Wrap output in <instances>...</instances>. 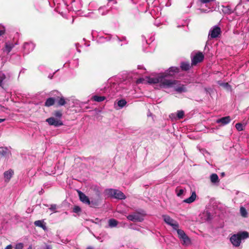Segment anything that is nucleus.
I'll return each instance as SVG.
<instances>
[{"instance_id": "obj_30", "label": "nucleus", "mask_w": 249, "mask_h": 249, "mask_svg": "<svg viewBox=\"0 0 249 249\" xmlns=\"http://www.w3.org/2000/svg\"><path fill=\"white\" fill-rule=\"evenodd\" d=\"M176 115L178 119H182L184 115V112L183 110H178L177 112Z\"/></svg>"}, {"instance_id": "obj_22", "label": "nucleus", "mask_w": 249, "mask_h": 249, "mask_svg": "<svg viewBox=\"0 0 249 249\" xmlns=\"http://www.w3.org/2000/svg\"><path fill=\"white\" fill-rule=\"evenodd\" d=\"M180 68L183 71H187L190 68V65L189 62H183L180 64Z\"/></svg>"}, {"instance_id": "obj_43", "label": "nucleus", "mask_w": 249, "mask_h": 249, "mask_svg": "<svg viewBox=\"0 0 249 249\" xmlns=\"http://www.w3.org/2000/svg\"><path fill=\"white\" fill-rule=\"evenodd\" d=\"M176 114H174V113H172L170 115V117L171 118H175V116Z\"/></svg>"}, {"instance_id": "obj_28", "label": "nucleus", "mask_w": 249, "mask_h": 249, "mask_svg": "<svg viewBox=\"0 0 249 249\" xmlns=\"http://www.w3.org/2000/svg\"><path fill=\"white\" fill-rule=\"evenodd\" d=\"M110 39V36H108L107 37L104 36H99L98 40L100 42H104L106 41H109Z\"/></svg>"}, {"instance_id": "obj_27", "label": "nucleus", "mask_w": 249, "mask_h": 249, "mask_svg": "<svg viewBox=\"0 0 249 249\" xmlns=\"http://www.w3.org/2000/svg\"><path fill=\"white\" fill-rule=\"evenodd\" d=\"M126 101L124 99H122L118 101L117 105L119 108H122L126 105Z\"/></svg>"}, {"instance_id": "obj_29", "label": "nucleus", "mask_w": 249, "mask_h": 249, "mask_svg": "<svg viewBox=\"0 0 249 249\" xmlns=\"http://www.w3.org/2000/svg\"><path fill=\"white\" fill-rule=\"evenodd\" d=\"M235 127L238 131H241L244 129L245 125L241 123H237L235 124Z\"/></svg>"}, {"instance_id": "obj_46", "label": "nucleus", "mask_w": 249, "mask_h": 249, "mask_svg": "<svg viewBox=\"0 0 249 249\" xmlns=\"http://www.w3.org/2000/svg\"><path fill=\"white\" fill-rule=\"evenodd\" d=\"M5 120V119H0V123L3 122Z\"/></svg>"}, {"instance_id": "obj_48", "label": "nucleus", "mask_w": 249, "mask_h": 249, "mask_svg": "<svg viewBox=\"0 0 249 249\" xmlns=\"http://www.w3.org/2000/svg\"><path fill=\"white\" fill-rule=\"evenodd\" d=\"M142 37L143 38L144 40L145 41L146 43L148 44V42H147V40H146V38L144 36H142Z\"/></svg>"}, {"instance_id": "obj_4", "label": "nucleus", "mask_w": 249, "mask_h": 249, "mask_svg": "<svg viewBox=\"0 0 249 249\" xmlns=\"http://www.w3.org/2000/svg\"><path fill=\"white\" fill-rule=\"evenodd\" d=\"M106 194L112 197L118 199H124L126 198L124 194L120 190L114 189H108L105 190Z\"/></svg>"}, {"instance_id": "obj_24", "label": "nucleus", "mask_w": 249, "mask_h": 249, "mask_svg": "<svg viewBox=\"0 0 249 249\" xmlns=\"http://www.w3.org/2000/svg\"><path fill=\"white\" fill-rule=\"evenodd\" d=\"M92 99L97 102H101L106 99V97L104 96L94 95L92 97Z\"/></svg>"}, {"instance_id": "obj_8", "label": "nucleus", "mask_w": 249, "mask_h": 249, "mask_svg": "<svg viewBox=\"0 0 249 249\" xmlns=\"http://www.w3.org/2000/svg\"><path fill=\"white\" fill-rule=\"evenodd\" d=\"M176 231L179 238L182 241L183 245L188 246L191 243L190 239L183 230L178 229Z\"/></svg>"}, {"instance_id": "obj_52", "label": "nucleus", "mask_w": 249, "mask_h": 249, "mask_svg": "<svg viewBox=\"0 0 249 249\" xmlns=\"http://www.w3.org/2000/svg\"><path fill=\"white\" fill-rule=\"evenodd\" d=\"M133 229H134V230H139L138 229H137V228H133Z\"/></svg>"}, {"instance_id": "obj_17", "label": "nucleus", "mask_w": 249, "mask_h": 249, "mask_svg": "<svg viewBox=\"0 0 249 249\" xmlns=\"http://www.w3.org/2000/svg\"><path fill=\"white\" fill-rule=\"evenodd\" d=\"M14 174V171L9 169L4 173V177L6 181H9Z\"/></svg>"}, {"instance_id": "obj_12", "label": "nucleus", "mask_w": 249, "mask_h": 249, "mask_svg": "<svg viewBox=\"0 0 249 249\" xmlns=\"http://www.w3.org/2000/svg\"><path fill=\"white\" fill-rule=\"evenodd\" d=\"M240 6H241V5L240 4H238L236 5L235 8L234 9H233L231 8L230 6H229V5L222 6V12L225 14L230 15L231 13H233L234 11H236Z\"/></svg>"}, {"instance_id": "obj_1", "label": "nucleus", "mask_w": 249, "mask_h": 249, "mask_svg": "<svg viewBox=\"0 0 249 249\" xmlns=\"http://www.w3.org/2000/svg\"><path fill=\"white\" fill-rule=\"evenodd\" d=\"M179 69L176 67H171L166 71L164 73H160L157 75L153 76H151L147 77L146 79L143 78H140L138 79L137 83H142L144 81L147 82L150 84H159L160 85H162V81H160L161 77L165 80H170L169 77L174 76L176 73L179 72Z\"/></svg>"}, {"instance_id": "obj_16", "label": "nucleus", "mask_w": 249, "mask_h": 249, "mask_svg": "<svg viewBox=\"0 0 249 249\" xmlns=\"http://www.w3.org/2000/svg\"><path fill=\"white\" fill-rule=\"evenodd\" d=\"M11 155L10 151L6 147H0V156L5 157V158H9Z\"/></svg>"}, {"instance_id": "obj_26", "label": "nucleus", "mask_w": 249, "mask_h": 249, "mask_svg": "<svg viewBox=\"0 0 249 249\" xmlns=\"http://www.w3.org/2000/svg\"><path fill=\"white\" fill-rule=\"evenodd\" d=\"M240 213L241 215L244 218L248 217V212L246 209L243 206L240 207Z\"/></svg>"}, {"instance_id": "obj_49", "label": "nucleus", "mask_w": 249, "mask_h": 249, "mask_svg": "<svg viewBox=\"0 0 249 249\" xmlns=\"http://www.w3.org/2000/svg\"><path fill=\"white\" fill-rule=\"evenodd\" d=\"M86 249H92V248L91 247H89Z\"/></svg>"}, {"instance_id": "obj_11", "label": "nucleus", "mask_w": 249, "mask_h": 249, "mask_svg": "<svg viewBox=\"0 0 249 249\" xmlns=\"http://www.w3.org/2000/svg\"><path fill=\"white\" fill-rule=\"evenodd\" d=\"M46 122L50 125L58 127L63 124V122L59 119L54 117H50L46 119Z\"/></svg>"}, {"instance_id": "obj_41", "label": "nucleus", "mask_w": 249, "mask_h": 249, "mask_svg": "<svg viewBox=\"0 0 249 249\" xmlns=\"http://www.w3.org/2000/svg\"><path fill=\"white\" fill-rule=\"evenodd\" d=\"M55 116L58 117V118H60L62 116V114L59 111H57L55 113Z\"/></svg>"}, {"instance_id": "obj_36", "label": "nucleus", "mask_w": 249, "mask_h": 249, "mask_svg": "<svg viewBox=\"0 0 249 249\" xmlns=\"http://www.w3.org/2000/svg\"><path fill=\"white\" fill-rule=\"evenodd\" d=\"M98 12L102 15H106L107 13V10L105 9L104 7H100V8H99Z\"/></svg>"}, {"instance_id": "obj_55", "label": "nucleus", "mask_w": 249, "mask_h": 249, "mask_svg": "<svg viewBox=\"0 0 249 249\" xmlns=\"http://www.w3.org/2000/svg\"><path fill=\"white\" fill-rule=\"evenodd\" d=\"M113 0H108L109 1H112Z\"/></svg>"}, {"instance_id": "obj_14", "label": "nucleus", "mask_w": 249, "mask_h": 249, "mask_svg": "<svg viewBox=\"0 0 249 249\" xmlns=\"http://www.w3.org/2000/svg\"><path fill=\"white\" fill-rule=\"evenodd\" d=\"M80 200L84 203L89 205L90 202L89 197L80 191H77Z\"/></svg>"}, {"instance_id": "obj_15", "label": "nucleus", "mask_w": 249, "mask_h": 249, "mask_svg": "<svg viewBox=\"0 0 249 249\" xmlns=\"http://www.w3.org/2000/svg\"><path fill=\"white\" fill-rule=\"evenodd\" d=\"M231 119L230 116H226L220 119H217L216 123L217 124H221L222 125H225L230 123Z\"/></svg>"}, {"instance_id": "obj_7", "label": "nucleus", "mask_w": 249, "mask_h": 249, "mask_svg": "<svg viewBox=\"0 0 249 249\" xmlns=\"http://www.w3.org/2000/svg\"><path fill=\"white\" fill-rule=\"evenodd\" d=\"M215 0H199L201 3V8L200 10L202 12H208L212 11L213 7L210 6L212 2Z\"/></svg>"}, {"instance_id": "obj_42", "label": "nucleus", "mask_w": 249, "mask_h": 249, "mask_svg": "<svg viewBox=\"0 0 249 249\" xmlns=\"http://www.w3.org/2000/svg\"><path fill=\"white\" fill-rule=\"evenodd\" d=\"M5 249H12V246L11 245H8Z\"/></svg>"}, {"instance_id": "obj_13", "label": "nucleus", "mask_w": 249, "mask_h": 249, "mask_svg": "<svg viewBox=\"0 0 249 249\" xmlns=\"http://www.w3.org/2000/svg\"><path fill=\"white\" fill-rule=\"evenodd\" d=\"M35 47V45L32 42H25L23 45L24 53L28 54L33 51Z\"/></svg>"}, {"instance_id": "obj_39", "label": "nucleus", "mask_w": 249, "mask_h": 249, "mask_svg": "<svg viewBox=\"0 0 249 249\" xmlns=\"http://www.w3.org/2000/svg\"><path fill=\"white\" fill-rule=\"evenodd\" d=\"M5 33V28L4 27L2 26L1 25H0V36L4 34Z\"/></svg>"}, {"instance_id": "obj_23", "label": "nucleus", "mask_w": 249, "mask_h": 249, "mask_svg": "<svg viewBox=\"0 0 249 249\" xmlns=\"http://www.w3.org/2000/svg\"><path fill=\"white\" fill-rule=\"evenodd\" d=\"M54 102L55 99L53 98H49L46 100L45 105L46 107H50L54 104Z\"/></svg>"}, {"instance_id": "obj_20", "label": "nucleus", "mask_w": 249, "mask_h": 249, "mask_svg": "<svg viewBox=\"0 0 249 249\" xmlns=\"http://www.w3.org/2000/svg\"><path fill=\"white\" fill-rule=\"evenodd\" d=\"M34 224L36 226L42 228L45 231L47 230L45 224L42 220H36L34 222Z\"/></svg>"}, {"instance_id": "obj_19", "label": "nucleus", "mask_w": 249, "mask_h": 249, "mask_svg": "<svg viewBox=\"0 0 249 249\" xmlns=\"http://www.w3.org/2000/svg\"><path fill=\"white\" fill-rule=\"evenodd\" d=\"M196 194L195 192H193L192 193V195L190 197H189L188 198H186L183 200V202L186 203H191L193 202H194L196 198Z\"/></svg>"}, {"instance_id": "obj_21", "label": "nucleus", "mask_w": 249, "mask_h": 249, "mask_svg": "<svg viewBox=\"0 0 249 249\" xmlns=\"http://www.w3.org/2000/svg\"><path fill=\"white\" fill-rule=\"evenodd\" d=\"M210 180L212 183L216 184L219 182V178L216 174L213 173L210 176Z\"/></svg>"}, {"instance_id": "obj_40", "label": "nucleus", "mask_w": 249, "mask_h": 249, "mask_svg": "<svg viewBox=\"0 0 249 249\" xmlns=\"http://www.w3.org/2000/svg\"><path fill=\"white\" fill-rule=\"evenodd\" d=\"M56 209V205L55 204H52L51 205V207L50 208V210L51 211H54Z\"/></svg>"}, {"instance_id": "obj_45", "label": "nucleus", "mask_w": 249, "mask_h": 249, "mask_svg": "<svg viewBox=\"0 0 249 249\" xmlns=\"http://www.w3.org/2000/svg\"><path fill=\"white\" fill-rule=\"evenodd\" d=\"M46 249H52V248L50 246L47 245L46 246Z\"/></svg>"}, {"instance_id": "obj_32", "label": "nucleus", "mask_w": 249, "mask_h": 249, "mask_svg": "<svg viewBox=\"0 0 249 249\" xmlns=\"http://www.w3.org/2000/svg\"><path fill=\"white\" fill-rule=\"evenodd\" d=\"M66 101L64 97H61L58 100V104L59 106H64L66 104Z\"/></svg>"}, {"instance_id": "obj_44", "label": "nucleus", "mask_w": 249, "mask_h": 249, "mask_svg": "<svg viewBox=\"0 0 249 249\" xmlns=\"http://www.w3.org/2000/svg\"><path fill=\"white\" fill-rule=\"evenodd\" d=\"M207 215L208 216V220L210 219V218L209 217L210 216V214L209 213H207Z\"/></svg>"}, {"instance_id": "obj_18", "label": "nucleus", "mask_w": 249, "mask_h": 249, "mask_svg": "<svg viewBox=\"0 0 249 249\" xmlns=\"http://www.w3.org/2000/svg\"><path fill=\"white\" fill-rule=\"evenodd\" d=\"M14 45L13 43L6 42L5 44V47L3 49V52L8 53L14 48Z\"/></svg>"}, {"instance_id": "obj_47", "label": "nucleus", "mask_w": 249, "mask_h": 249, "mask_svg": "<svg viewBox=\"0 0 249 249\" xmlns=\"http://www.w3.org/2000/svg\"><path fill=\"white\" fill-rule=\"evenodd\" d=\"M27 249H33V246L32 245L29 246Z\"/></svg>"}, {"instance_id": "obj_51", "label": "nucleus", "mask_w": 249, "mask_h": 249, "mask_svg": "<svg viewBox=\"0 0 249 249\" xmlns=\"http://www.w3.org/2000/svg\"><path fill=\"white\" fill-rule=\"evenodd\" d=\"M138 68H139V69H142V66H138Z\"/></svg>"}, {"instance_id": "obj_33", "label": "nucleus", "mask_w": 249, "mask_h": 249, "mask_svg": "<svg viewBox=\"0 0 249 249\" xmlns=\"http://www.w3.org/2000/svg\"><path fill=\"white\" fill-rule=\"evenodd\" d=\"M114 40L116 39L118 42L124 41V44L127 43L125 37H122V38H120L117 36L114 38Z\"/></svg>"}, {"instance_id": "obj_50", "label": "nucleus", "mask_w": 249, "mask_h": 249, "mask_svg": "<svg viewBox=\"0 0 249 249\" xmlns=\"http://www.w3.org/2000/svg\"><path fill=\"white\" fill-rule=\"evenodd\" d=\"M183 26V25H178L177 27L178 28H179V27H180Z\"/></svg>"}, {"instance_id": "obj_25", "label": "nucleus", "mask_w": 249, "mask_h": 249, "mask_svg": "<svg viewBox=\"0 0 249 249\" xmlns=\"http://www.w3.org/2000/svg\"><path fill=\"white\" fill-rule=\"evenodd\" d=\"M118 221L115 219H110L108 220V226L110 228H114L117 226Z\"/></svg>"}, {"instance_id": "obj_6", "label": "nucleus", "mask_w": 249, "mask_h": 249, "mask_svg": "<svg viewBox=\"0 0 249 249\" xmlns=\"http://www.w3.org/2000/svg\"><path fill=\"white\" fill-rule=\"evenodd\" d=\"M162 217L165 223L167 225L171 226L173 230L177 231L179 229V226L178 222L174 219H172L169 215L164 214L162 215Z\"/></svg>"}, {"instance_id": "obj_53", "label": "nucleus", "mask_w": 249, "mask_h": 249, "mask_svg": "<svg viewBox=\"0 0 249 249\" xmlns=\"http://www.w3.org/2000/svg\"><path fill=\"white\" fill-rule=\"evenodd\" d=\"M221 175L222 176H224L225 174H224V173H222Z\"/></svg>"}, {"instance_id": "obj_3", "label": "nucleus", "mask_w": 249, "mask_h": 249, "mask_svg": "<svg viewBox=\"0 0 249 249\" xmlns=\"http://www.w3.org/2000/svg\"><path fill=\"white\" fill-rule=\"evenodd\" d=\"M249 237V233L247 231L239 232L237 234L232 235L230 238V241L234 247H239L242 240L247 238Z\"/></svg>"}, {"instance_id": "obj_34", "label": "nucleus", "mask_w": 249, "mask_h": 249, "mask_svg": "<svg viewBox=\"0 0 249 249\" xmlns=\"http://www.w3.org/2000/svg\"><path fill=\"white\" fill-rule=\"evenodd\" d=\"M6 78L4 73L0 72V87L2 86L3 81Z\"/></svg>"}, {"instance_id": "obj_37", "label": "nucleus", "mask_w": 249, "mask_h": 249, "mask_svg": "<svg viewBox=\"0 0 249 249\" xmlns=\"http://www.w3.org/2000/svg\"><path fill=\"white\" fill-rule=\"evenodd\" d=\"M80 211H81V208L79 206H75L74 207V208L73 209V212L74 213H77Z\"/></svg>"}, {"instance_id": "obj_10", "label": "nucleus", "mask_w": 249, "mask_h": 249, "mask_svg": "<svg viewBox=\"0 0 249 249\" xmlns=\"http://www.w3.org/2000/svg\"><path fill=\"white\" fill-rule=\"evenodd\" d=\"M204 55L202 53L198 52L192 58V65H196L203 61Z\"/></svg>"}, {"instance_id": "obj_5", "label": "nucleus", "mask_w": 249, "mask_h": 249, "mask_svg": "<svg viewBox=\"0 0 249 249\" xmlns=\"http://www.w3.org/2000/svg\"><path fill=\"white\" fill-rule=\"evenodd\" d=\"M145 213L143 211L141 212L134 213L127 216V218L131 221L142 222L144 219Z\"/></svg>"}, {"instance_id": "obj_2", "label": "nucleus", "mask_w": 249, "mask_h": 249, "mask_svg": "<svg viewBox=\"0 0 249 249\" xmlns=\"http://www.w3.org/2000/svg\"><path fill=\"white\" fill-rule=\"evenodd\" d=\"M160 81L162 85H160L161 88H173L175 91L179 93L187 91L186 86L175 80H165L161 77Z\"/></svg>"}, {"instance_id": "obj_35", "label": "nucleus", "mask_w": 249, "mask_h": 249, "mask_svg": "<svg viewBox=\"0 0 249 249\" xmlns=\"http://www.w3.org/2000/svg\"><path fill=\"white\" fill-rule=\"evenodd\" d=\"M177 195L178 196L181 197L184 192V190L182 189H178V188L176 190Z\"/></svg>"}, {"instance_id": "obj_54", "label": "nucleus", "mask_w": 249, "mask_h": 249, "mask_svg": "<svg viewBox=\"0 0 249 249\" xmlns=\"http://www.w3.org/2000/svg\"><path fill=\"white\" fill-rule=\"evenodd\" d=\"M91 5H92V3H89V6H91Z\"/></svg>"}, {"instance_id": "obj_9", "label": "nucleus", "mask_w": 249, "mask_h": 249, "mask_svg": "<svg viewBox=\"0 0 249 249\" xmlns=\"http://www.w3.org/2000/svg\"><path fill=\"white\" fill-rule=\"evenodd\" d=\"M221 32L220 28L217 25L212 27L209 32L208 37L214 38L218 37Z\"/></svg>"}, {"instance_id": "obj_31", "label": "nucleus", "mask_w": 249, "mask_h": 249, "mask_svg": "<svg viewBox=\"0 0 249 249\" xmlns=\"http://www.w3.org/2000/svg\"><path fill=\"white\" fill-rule=\"evenodd\" d=\"M218 84L220 86H221L227 89H230L231 88L230 85L228 83H224L222 82L218 81Z\"/></svg>"}, {"instance_id": "obj_38", "label": "nucleus", "mask_w": 249, "mask_h": 249, "mask_svg": "<svg viewBox=\"0 0 249 249\" xmlns=\"http://www.w3.org/2000/svg\"><path fill=\"white\" fill-rule=\"evenodd\" d=\"M23 245L22 243H18L16 245L15 249H23Z\"/></svg>"}]
</instances>
